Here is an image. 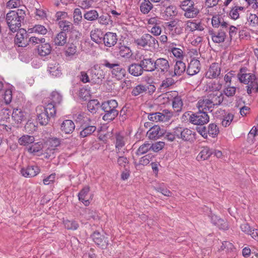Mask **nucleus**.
<instances>
[{
  "instance_id": "obj_1",
  "label": "nucleus",
  "mask_w": 258,
  "mask_h": 258,
  "mask_svg": "<svg viewBox=\"0 0 258 258\" xmlns=\"http://www.w3.org/2000/svg\"><path fill=\"white\" fill-rule=\"evenodd\" d=\"M26 17L25 10L18 9L17 11H10L6 15V22L11 31H17L23 23Z\"/></svg>"
},
{
  "instance_id": "obj_2",
  "label": "nucleus",
  "mask_w": 258,
  "mask_h": 258,
  "mask_svg": "<svg viewBox=\"0 0 258 258\" xmlns=\"http://www.w3.org/2000/svg\"><path fill=\"white\" fill-rule=\"evenodd\" d=\"M117 107L118 103L114 99L102 103L100 108L104 111L102 116L103 120L110 122L114 119L118 114V111L117 110Z\"/></svg>"
},
{
  "instance_id": "obj_3",
  "label": "nucleus",
  "mask_w": 258,
  "mask_h": 258,
  "mask_svg": "<svg viewBox=\"0 0 258 258\" xmlns=\"http://www.w3.org/2000/svg\"><path fill=\"white\" fill-rule=\"evenodd\" d=\"M135 43L138 46L148 49H155L159 47L158 40L148 33L144 34L141 37L135 39Z\"/></svg>"
},
{
  "instance_id": "obj_4",
  "label": "nucleus",
  "mask_w": 258,
  "mask_h": 258,
  "mask_svg": "<svg viewBox=\"0 0 258 258\" xmlns=\"http://www.w3.org/2000/svg\"><path fill=\"white\" fill-rule=\"evenodd\" d=\"M186 114L189 115V121L194 125L202 126L209 121V116L206 111L199 110L197 112H191L190 114L188 112H185L184 115L186 116Z\"/></svg>"
},
{
  "instance_id": "obj_5",
  "label": "nucleus",
  "mask_w": 258,
  "mask_h": 258,
  "mask_svg": "<svg viewBox=\"0 0 258 258\" xmlns=\"http://www.w3.org/2000/svg\"><path fill=\"white\" fill-rule=\"evenodd\" d=\"M180 7L184 11V16L186 18H196L200 13L199 9L195 6V3L192 0L183 1Z\"/></svg>"
},
{
  "instance_id": "obj_6",
  "label": "nucleus",
  "mask_w": 258,
  "mask_h": 258,
  "mask_svg": "<svg viewBox=\"0 0 258 258\" xmlns=\"http://www.w3.org/2000/svg\"><path fill=\"white\" fill-rule=\"evenodd\" d=\"M11 113V110L7 107H3L0 110V130L3 132H11V125L7 124L10 120Z\"/></svg>"
},
{
  "instance_id": "obj_7",
  "label": "nucleus",
  "mask_w": 258,
  "mask_h": 258,
  "mask_svg": "<svg viewBox=\"0 0 258 258\" xmlns=\"http://www.w3.org/2000/svg\"><path fill=\"white\" fill-rule=\"evenodd\" d=\"M89 72L91 76V81L94 84H99L105 78V73L101 66L94 65Z\"/></svg>"
},
{
  "instance_id": "obj_8",
  "label": "nucleus",
  "mask_w": 258,
  "mask_h": 258,
  "mask_svg": "<svg viewBox=\"0 0 258 258\" xmlns=\"http://www.w3.org/2000/svg\"><path fill=\"white\" fill-rule=\"evenodd\" d=\"M170 66L168 60L165 58L160 57L155 60L154 71H157L159 73L169 76Z\"/></svg>"
},
{
  "instance_id": "obj_9",
  "label": "nucleus",
  "mask_w": 258,
  "mask_h": 258,
  "mask_svg": "<svg viewBox=\"0 0 258 258\" xmlns=\"http://www.w3.org/2000/svg\"><path fill=\"white\" fill-rule=\"evenodd\" d=\"M174 133L176 138L182 139L184 141H191L195 138V133L191 130L182 127H177L174 128Z\"/></svg>"
},
{
  "instance_id": "obj_10",
  "label": "nucleus",
  "mask_w": 258,
  "mask_h": 258,
  "mask_svg": "<svg viewBox=\"0 0 258 258\" xmlns=\"http://www.w3.org/2000/svg\"><path fill=\"white\" fill-rule=\"evenodd\" d=\"M91 237L95 243L102 249H105L108 245V238L99 231H96L91 235Z\"/></svg>"
},
{
  "instance_id": "obj_11",
  "label": "nucleus",
  "mask_w": 258,
  "mask_h": 258,
  "mask_svg": "<svg viewBox=\"0 0 258 258\" xmlns=\"http://www.w3.org/2000/svg\"><path fill=\"white\" fill-rule=\"evenodd\" d=\"M114 144H115V151L118 154L124 153L125 149L123 148L126 143V138L122 134L117 133L114 136Z\"/></svg>"
},
{
  "instance_id": "obj_12",
  "label": "nucleus",
  "mask_w": 258,
  "mask_h": 258,
  "mask_svg": "<svg viewBox=\"0 0 258 258\" xmlns=\"http://www.w3.org/2000/svg\"><path fill=\"white\" fill-rule=\"evenodd\" d=\"M155 60L147 56H142L139 62L144 72H153L154 71Z\"/></svg>"
},
{
  "instance_id": "obj_13",
  "label": "nucleus",
  "mask_w": 258,
  "mask_h": 258,
  "mask_svg": "<svg viewBox=\"0 0 258 258\" xmlns=\"http://www.w3.org/2000/svg\"><path fill=\"white\" fill-rule=\"evenodd\" d=\"M247 68L242 67L237 75L239 81L245 85L256 77L255 74L253 73H247Z\"/></svg>"
},
{
  "instance_id": "obj_14",
  "label": "nucleus",
  "mask_w": 258,
  "mask_h": 258,
  "mask_svg": "<svg viewBox=\"0 0 258 258\" xmlns=\"http://www.w3.org/2000/svg\"><path fill=\"white\" fill-rule=\"evenodd\" d=\"M27 35L25 29H19L15 38V44L19 47H26L28 44Z\"/></svg>"
},
{
  "instance_id": "obj_15",
  "label": "nucleus",
  "mask_w": 258,
  "mask_h": 258,
  "mask_svg": "<svg viewBox=\"0 0 258 258\" xmlns=\"http://www.w3.org/2000/svg\"><path fill=\"white\" fill-rule=\"evenodd\" d=\"M185 64L181 60H177L174 65L173 69H170L169 76L171 77L180 76L185 72Z\"/></svg>"
},
{
  "instance_id": "obj_16",
  "label": "nucleus",
  "mask_w": 258,
  "mask_h": 258,
  "mask_svg": "<svg viewBox=\"0 0 258 258\" xmlns=\"http://www.w3.org/2000/svg\"><path fill=\"white\" fill-rule=\"evenodd\" d=\"M227 32L218 29L217 31L213 29L209 30V34L211 36L212 41L214 43H220L225 41Z\"/></svg>"
},
{
  "instance_id": "obj_17",
  "label": "nucleus",
  "mask_w": 258,
  "mask_h": 258,
  "mask_svg": "<svg viewBox=\"0 0 258 258\" xmlns=\"http://www.w3.org/2000/svg\"><path fill=\"white\" fill-rule=\"evenodd\" d=\"M81 130L79 136L81 138H84L91 135L96 130V126L91 124V121H88L84 124L80 126Z\"/></svg>"
},
{
  "instance_id": "obj_18",
  "label": "nucleus",
  "mask_w": 258,
  "mask_h": 258,
  "mask_svg": "<svg viewBox=\"0 0 258 258\" xmlns=\"http://www.w3.org/2000/svg\"><path fill=\"white\" fill-rule=\"evenodd\" d=\"M197 107L199 110L202 111H209L212 112L213 108L215 107L209 97L200 99L197 104Z\"/></svg>"
},
{
  "instance_id": "obj_19",
  "label": "nucleus",
  "mask_w": 258,
  "mask_h": 258,
  "mask_svg": "<svg viewBox=\"0 0 258 258\" xmlns=\"http://www.w3.org/2000/svg\"><path fill=\"white\" fill-rule=\"evenodd\" d=\"M165 134V130L163 128H161L158 125L152 126L147 132L149 138L151 140H157L164 136Z\"/></svg>"
},
{
  "instance_id": "obj_20",
  "label": "nucleus",
  "mask_w": 258,
  "mask_h": 258,
  "mask_svg": "<svg viewBox=\"0 0 258 258\" xmlns=\"http://www.w3.org/2000/svg\"><path fill=\"white\" fill-rule=\"evenodd\" d=\"M221 74L220 65L217 62L212 63L206 73V77L209 79L216 78Z\"/></svg>"
},
{
  "instance_id": "obj_21",
  "label": "nucleus",
  "mask_w": 258,
  "mask_h": 258,
  "mask_svg": "<svg viewBox=\"0 0 258 258\" xmlns=\"http://www.w3.org/2000/svg\"><path fill=\"white\" fill-rule=\"evenodd\" d=\"M40 170L38 166L29 165L26 168H23L21 170L22 175L27 178H31L35 176L39 173Z\"/></svg>"
},
{
  "instance_id": "obj_22",
  "label": "nucleus",
  "mask_w": 258,
  "mask_h": 258,
  "mask_svg": "<svg viewBox=\"0 0 258 258\" xmlns=\"http://www.w3.org/2000/svg\"><path fill=\"white\" fill-rule=\"evenodd\" d=\"M208 97L209 98L213 105L215 106H218L222 103L224 96L223 93L220 91L209 93Z\"/></svg>"
},
{
  "instance_id": "obj_23",
  "label": "nucleus",
  "mask_w": 258,
  "mask_h": 258,
  "mask_svg": "<svg viewBox=\"0 0 258 258\" xmlns=\"http://www.w3.org/2000/svg\"><path fill=\"white\" fill-rule=\"evenodd\" d=\"M200 61L196 59H192L189 63L187 68L186 73L189 76H194L198 74L200 71Z\"/></svg>"
},
{
  "instance_id": "obj_24",
  "label": "nucleus",
  "mask_w": 258,
  "mask_h": 258,
  "mask_svg": "<svg viewBox=\"0 0 258 258\" xmlns=\"http://www.w3.org/2000/svg\"><path fill=\"white\" fill-rule=\"evenodd\" d=\"M90 187L88 185L84 186L78 193L79 200L82 202L85 206H88L90 204V201L88 198Z\"/></svg>"
},
{
  "instance_id": "obj_25",
  "label": "nucleus",
  "mask_w": 258,
  "mask_h": 258,
  "mask_svg": "<svg viewBox=\"0 0 258 258\" xmlns=\"http://www.w3.org/2000/svg\"><path fill=\"white\" fill-rule=\"evenodd\" d=\"M57 25L60 29V32H64V34L72 33L75 30L74 24L67 20H61L57 22Z\"/></svg>"
},
{
  "instance_id": "obj_26",
  "label": "nucleus",
  "mask_w": 258,
  "mask_h": 258,
  "mask_svg": "<svg viewBox=\"0 0 258 258\" xmlns=\"http://www.w3.org/2000/svg\"><path fill=\"white\" fill-rule=\"evenodd\" d=\"M75 128V123L72 120H64L60 124V129L61 131L65 134H72L74 132Z\"/></svg>"
},
{
  "instance_id": "obj_27",
  "label": "nucleus",
  "mask_w": 258,
  "mask_h": 258,
  "mask_svg": "<svg viewBox=\"0 0 258 258\" xmlns=\"http://www.w3.org/2000/svg\"><path fill=\"white\" fill-rule=\"evenodd\" d=\"M117 37L116 34L112 32H107L104 35L103 42L107 47L114 46L117 42Z\"/></svg>"
},
{
  "instance_id": "obj_28",
  "label": "nucleus",
  "mask_w": 258,
  "mask_h": 258,
  "mask_svg": "<svg viewBox=\"0 0 258 258\" xmlns=\"http://www.w3.org/2000/svg\"><path fill=\"white\" fill-rule=\"evenodd\" d=\"M79 42L74 41L72 43H69L66 47V55L68 56H77L79 54Z\"/></svg>"
},
{
  "instance_id": "obj_29",
  "label": "nucleus",
  "mask_w": 258,
  "mask_h": 258,
  "mask_svg": "<svg viewBox=\"0 0 258 258\" xmlns=\"http://www.w3.org/2000/svg\"><path fill=\"white\" fill-rule=\"evenodd\" d=\"M111 74L113 78H116L118 80H120L125 77L126 71L118 61L117 64L115 66V68H114Z\"/></svg>"
},
{
  "instance_id": "obj_30",
  "label": "nucleus",
  "mask_w": 258,
  "mask_h": 258,
  "mask_svg": "<svg viewBox=\"0 0 258 258\" xmlns=\"http://www.w3.org/2000/svg\"><path fill=\"white\" fill-rule=\"evenodd\" d=\"M127 70L131 75L135 77H139L144 73L140 62L139 63H132L128 67Z\"/></svg>"
},
{
  "instance_id": "obj_31",
  "label": "nucleus",
  "mask_w": 258,
  "mask_h": 258,
  "mask_svg": "<svg viewBox=\"0 0 258 258\" xmlns=\"http://www.w3.org/2000/svg\"><path fill=\"white\" fill-rule=\"evenodd\" d=\"M160 5L166 8L164 11L166 15L167 16H174L177 14L176 8L174 6L170 5L169 0H163L161 3Z\"/></svg>"
},
{
  "instance_id": "obj_32",
  "label": "nucleus",
  "mask_w": 258,
  "mask_h": 258,
  "mask_svg": "<svg viewBox=\"0 0 258 258\" xmlns=\"http://www.w3.org/2000/svg\"><path fill=\"white\" fill-rule=\"evenodd\" d=\"M204 28L201 22H197L195 20H189L186 22L185 30L190 32H194L195 30L202 31Z\"/></svg>"
},
{
  "instance_id": "obj_33",
  "label": "nucleus",
  "mask_w": 258,
  "mask_h": 258,
  "mask_svg": "<svg viewBox=\"0 0 258 258\" xmlns=\"http://www.w3.org/2000/svg\"><path fill=\"white\" fill-rule=\"evenodd\" d=\"M47 70L49 74L54 77H59L61 74L59 64L55 61L49 63Z\"/></svg>"
},
{
  "instance_id": "obj_34",
  "label": "nucleus",
  "mask_w": 258,
  "mask_h": 258,
  "mask_svg": "<svg viewBox=\"0 0 258 258\" xmlns=\"http://www.w3.org/2000/svg\"><path fill=\"white\" fill-rule=\"evenodd\" d=\"M90 36L92 40L96 43L99 44L103 42L104 34L100 29L97 28L92 30Z\"/></svg>"
},
{
  "instance_id": "obj_35",
  "label": "nucleus",
  "mask_w": 258,
  "mask_h": 258,
  "mask_svg": "<svg viewBox=\"0 0 258 258\" xmlns=\"http://www.w3.org/2000/svg\"><path fill=\"white\" fill-rule=\"evenodd\" d=\"M246 85V92L248 95H251L252 92L255 93H258V78L254 77Z\"/></svg>"
},
{
  "instance_id": "obj_36",
  "label": "nucleus",
  "mask_w": 258,
  "mask_h": 258,
  "mask_svg": "<svg viewBox=\"0 0 258 258\" xmlns=\"http://www.w3.org/2000/svg\"><path fill=\"white\" fill-rule=\"evenodd\" d=\"M37 50L39 55L45 56L50 54L51 51V47L49 43L44 42L38 46Z\"/></svg>"
},
{
  "instance_id": "obj_37",
  "label": "nucleus",
  "mask_w": 258,
  "mask_h": 258,
  "mask_svg": "<svg viewBox=\"0 0 258 258\" xmlns=\"http://www.w3.org/2000/svg\"><path fill=\"white\" fill-rule=\"evenodd\" d=\"M12 118L16 123H21L25 119L24 112L20 109H14L12 114Z\"/></svg>"
},
{
  "instance_id": "obj_38",
  "label": "nucleus",
  "mask_w": 258,
  "mask_h": 258,
  "mask_svg": "<svg viewBox=\"0 0 258 258\" xmlns=\"http://www.w3.org/2000/svg\"><path fill=\"white\" fill-rule=\"evenodd\" d=\"M206 90L209 93L220 91L222 88V84L216 81H211L207 85Z\"/></svg>"
},
{
  "instance_id": "obj_39",
  "label": "nucleus",
  "mask_w": 258,
  "mask_h": 258,
  "mask_svg": "<svg viewBox=\"0 0 258 258\" xmlns=\"http://www.w3.org/2000/svg\"><path fill=\"white\" fill-rule=\"evenodd\" d=\"M172 107L175 112L181 111L183 106V101L180 96H175L172 101Z\"/></svg>"
},
{
  "instance_id": "obj_40",
  "label": "nucleus",
  "mask_w": 258,
  "mask_h": 258,
  "mask_svg": "<svg viewBox=\"0 0 258 258\" xmlns=\"http://www.w3.org/2000/svg\"><path fill=\"white\" fill-rule=\"evenodd\" d=\"M67 41V34H64V32H59L54 39V42L56 45L63 46Z\"/></svg>"
},
{
  "instance_id": "obj_41",
  "label": "nucleus",
  "mask_w": 258,
  "mask_h": 258,
  "mask_svg": "<svg viewBox=\"0 0 258 258\" xmlns=\"http://www.w3.org/2000/svg\"><path fill=\"white\" fill-rule=\"evenodd\" d=\"M99 101L97 99H93L89 100L87 103V109L88 111L92 113H95L97 110L100 107Z\"/></svg>"
},
{
  "instance_id": "obj_42",
  "label": "nucleus",
  "mask_w": 258,
  "mask_h": 258,
  "mask_svg": "<svg viewBox=\"0 0 258 258\" xmlns=\"http://www.w3.org/2000/svg\"><path fill=\"white\" fill-rule=\"evenodd\" d=\"M35 141L34 137L27 135H23L18 139V143L21 146H28Z\"/></svg>"
},
{
  "instance_id": "obj_43",
  "label": "nucleus",
  "mask_w": 258,
  "mask_h": 258,
  "mask_svg": "<svg viewBox=\"0 0 258 258\" xmlns=\"http://www.w3.org/2000/svg\"><path fill=\"white\" fill-rule=\"evenodd\" d=\"M85 19L89 21H95L99 18V13L96 10L86 11L83 15Z\"/></svg>"
},
{
  "instance_id": "obj_44",
  "label": "nucleus",
  "mask_w": 258,
  "mask_h": 258,
  "mask_svg": "<svg viewBox=\"0 0 258 258\" xmlns=\"http://www.w3.org/2000/svg\"><path fill=\"white\" fill-rule=\"evenodd\" d=\"M73 118L76 123L79 124L80 126L88 121H91L90 118L81 113L74 115Z\"/></svg>"
},
{
  "instance_id": "obj_45",
  "label": "nucleus",
  "mask_w": 258,
  "mask_h": 258,
  "mask_svg": "<svg viewBox=\"0 0 258 258\" xmlns=\"http://www.w3.org/2000/svg\"><path fill=\"white\" fill-rule=\"evenodd\" d=\"M118 62V61L117 60H109L108 59H104L101 60V66L106 68L111 73L114 68H115V66L117 64Z\"/></svg>"
},
{
  "instance_id": "obj_46",
  "label": "nucleus",
  "mask_w": 258,
  "mask_h": 258,
  "mask_svg": "<svg viewBox=\"0 0 258 258\" xmlns=\"http://www.w3.org/2000/svg\"><path fill=\"white\" fill-rule=\"evenodd\" d=\"M56 106L53 104V103H48L45 107H43V110L46 114L49 115V116L51 117H54L56 114Z\"/></svg>"
},
{
  "instance_id": "obj_47",
  "label": "nucleus",
  "mask_w": 258,
  "mask_h": 258,
  "mask_svg": "<svg viewBox=\"0 0 258 258\" xmlns=\"http://www.w3.org/2000/svg\"><path fill=\"white\" fill-rule=\"evenodd\" d=\"M212 151L208 147H204L200 153L197 156V159L199 160L200 159L202 160H205L208 159L211 155L213 154Z\"/></svg>"
},
{
  "instance_id": "obj_48",
  "label": "nucleus",
  "mask_w": 258,
  "mask_h": 258,
  "mask_svg": "<svg viewBox=\"0 0 258 258\" xmlns=\"http://www.w3.org/2000/svg\"><path fill=\"white\" fill-rule=\"evenodd\" d=\"M63 223L65 228L68 230H76L79 227L78 222L74 220H63Z\"/></svg>"
},
{
  "instance_id": "obj_49",
  "label": "nucleus",
  "mask_w": 258,
  "mask_h": 258,
  "mask_svg": "<svg viewBox=\"0 0 258 258\" xmlns=\"http://www.w3.org/2000/svg\"><path fill=\"white\" fill-rule=\"evenodd\" d=\"M146 92V85L140 84L135 87L131 92L132 95L133 96H137L142 95Z\"/></svg>"
},
{
  "instance_id": "obj_50",
  "label": "nucleus",
  "mask_w": 258,
  "mask_h": 258,
  "mask_svg": "<svg viewBox=\"0 0 258 258\" xmlns=\"http://www.w3.org/2000/svg\"><path fill=\"white\" fill-rule=\"evenodd\" d=\"M50 118L51 117L49 116V115L42 111L41 113L38 114L37 119L41 125H46L48 123Z\"/></svg>"
},
{
  "instance_id": "obj_51",
  "label": "nucleus",
  "mask_w": 258,
  "mask_h": 258,
  "mask_svg": "<svg viewBox=\"0 0 258 258\" xmlns=\"http://www.w3.org/2000/svg\"><path fill=\"white\" fill-rule=\"evenodd\" d=\"M122 154H120V155H119L117 160V163L118 166L119 167V168H130V162L128 159L126 157L122 156Z\"/></svg>"
},
{
  "instance_id": "obj_52",
  "label": "nucleus",
  "mask_w": 258,
  "mask_h": 258,
  "mask_svg": "<svg viewBox=\"0 0 258 258\" xmlns=\"http://www.w3.org/2000/svg\"><path fill=\"white\" fill-rule=\"evenodd\" d=\"M42 146L41 144L39 143H33L31 144V146L27 148V151L33 155H35L37 153L40 152L42 150Z\"/></svg>"
},
{
  "instance_id": "obj_53",
  "label": "nucleus",
  "mask_w": 258,
  "mask_h": 258,
  "mask_svg": "<svg viewBox=\"0 0 258 258\" xmlns=\"http://www.w3.org/2000/svg\"><path fill=\"white\" fill-rule=\"evenodd\" d=\"M97 20H98L99 24L104 26H107L112 23L111 16L108 14L102 15L100 16H99V18H97Z\"/></svg>"
},
{
  "instance_id": "obj_54",
  "label": "nucleus",
  "mask_w": 258,
  "mask_h": 258,
  "mask_svg": "<svg viewBox=\"0 0 258 258\" xmlns=\"http://www.w3.org/2000/svg\"><path fill=\"white\" fill-rule=\"evenodd\" d=\"M153 8V5L149 0H144L140 5V10L144 14H148Z\"/></svg>"
},
{
  "instance_id": "obj_55",
  "label": "nucleus",
  "mask_w": 258,
  "mask_h": 258,
  "mask_svg": "<svg viewBox=\"0 0 258 258\" xmlns=\"http://www.w3.org/2000/svg\"><path fill=\"white\" fill-rule=\"evenodd\" d=\"M174 45H176V44L171 43L169 45L168 51H171L173 55L177 58H181L183 57V51L182 50L178 48L173 47Z\"/></svg>"
},
{
  "instance_id": "obj_56",
  "label": "nucleus",
  "mask_w": 258,
  "mask_h": 258,
  "mask_svg": "<svg viewBox=\"0 0 258 258\" xmlns=\"http://www.w3.org/2000/svg\"><path fill=\"white\" fill-rule=\"evenodd\" d=\"M82 12L79 8L75 9L73 12V22L74 24L78 25L82 20Z\"/></svg>"
},
{
  "instance_id": "obj_57",
  "label": "nucleus",
  "mask_w": 258,
  "mask_h": 258,
  "mask_svg": "<svg viewBox=\"0 0 258 258\" xmlns=\"http://www.w3.org/2000/svg\"><path fill=\"white\" fill-rule=\"evenodd\" d=\"M119 49V54L122 57L130 58L132 55V51L128 47L121 46Z\"/></svg>"
},
{
  "instance_id": "obj_58",
  "label": "nucleus",
  "mask_w": 258,
  "mask_h": 258,
  "mask_svg": "<svg viewBox=\"0 0 258 258\" xmlns=\"http://www.w3.org/2000/svg\"><path fill=\"white\" fill-rule=\"evenodd\" d=\"M50 103H53L56 106L62 101V96L56 91H53L50 94Z\"/></svg>"
},
{
  "instance_id": "obj_59",
  "label": "nucleus",
  "mask_w": 258,
  "mask_h": 258,
  "mask_svg": "<svg viewBox=\"0 0 258 258\" xmlns=\"http://www.w3.org/2000/svg\"><path fill=\"white\" fill-rule=\"evenodd\" d=\"M219 131L217 125L215 123H211L209 125L208 128V135L215 138L219 134Z\"/></svg>"
},
{
  "instance_id": "obj_60",
  "label": "nucleus",
  "mask_w": 258,
  "mask_h": 258,
  "mask_svg": "<svg viewBox=\"0 0 258 258\" xmlns=\"http://www.w3.org/2000/svg\"><path fill=\"white\" fill-rule=\"evenodd\" d=\"M150 150H151V144L145 143L139 147L137 151L136 154L138 156H141L147 153Z\"/></svg>"
},
{
  "instance_id": "obj_61",
  "label": "nucleus",
  "mask_w": 258,
  "mask_h": 258,
  "mask_svg": "<svg viewBox=\"0 0 258 258\" xmlns=\"http://www.w3.org/2000/svg\"><path fill=\"white\" fill-rule=\"evenodd\" d=\"M214 218L217 220V221H213V224L216 225L219 228L226 230L228 228V224L227 222L225 221L224 220L219 218L217 216H214Z\"/></svg>"
},
{
  "instance_id": "obj_62",
  "label": "nucleus",
  "mask_w": 258,
  "mask_h": 258,
  "mask_svg": "<svg viewBox=\"0 0 258 258\" xmlns=\"http://www.w3.org/2000/svg\"><path fill=\"white\" fill-rule=\"evenodd\" d=\"M173 78V77L169 76V77L163 80L160 85V89H166L174 85L175 83V81Z\"/></svg>"
},
{
  "instance_id": "obj_63",
  "label": "nucleus",
  "mask_w": 258,
  "mask_h": 258,
  "mask_svg": "<svg viewBox=\"0 0 258 258\" xmlns=\"http://www.w3.org/2000/svg\"><path fill=\"white\" fill-rule=\"evenodd\" d=\"M76 3L78 6L83 9H89L92 6V0H76Z\"/></svg>"
},
{
  "instance_id": "obj_64",
  "label": "nucleus",
  "mask_w": 258,
  "mask_h": 258,
  "mask_svg": "<svg viewBox=\"0 0 258 258\" xmlns=\"http://www.w3.org/2000/svg\"><path fill=\"white\" fill-rule=\"evenodd\" d=\"M47 144L48 146L56 149V147H58L60 144V140L57 138H51L48 140Z\"/></svg>"
}]
</instances>
